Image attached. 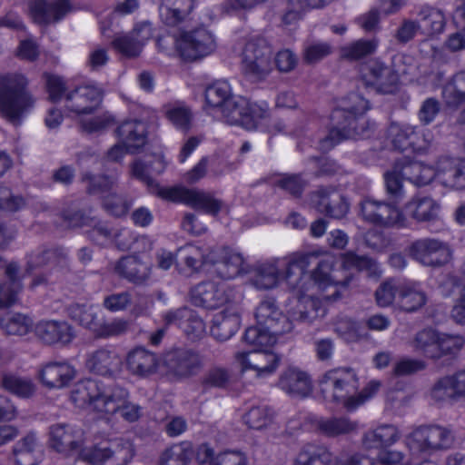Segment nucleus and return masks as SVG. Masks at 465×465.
Returning a JSON list of instances; mask_svg holds the SVG:
<instances>
[{"label":"nucleus","instance_id":"nucleus-1","mask_svg":"<svg viewBox=\"0 0 465 465\" xmlns=\"http://www.w3.org/2000/svg\"><path fill=\"white\" fill-rule=\"evenodd\" d=\"M71 401L76 407L105 420L120 414L125 420L134 422L141 416V407L130 401L126 389L118 386L106 389L93 379L76 382L71 391Z\"/></svg>","mask_w":465,"mask_h":465},{"label":"nucleus","instance_id":"nucleus-2","mask_svg":"<svg viewBox=\"0 0 465 465\" xmlns=\"http://www.w3.org/2000/svg\"><path fill=\"white\" fill-rule=\"evenodd\" d=\"M165 166L166 163L164 160L157 156L153 163L151 164L135 162L133 164L132 173L136 178L148 184L152 193L163 200L181 203L213 215H216L222 210V202L208 193L183 186L163 187L154 183L151 179L150 173H161L165 169Z\"/></svg>","mask_w":465,"mask_h":465},{"label":"nucleus","instance_id":"nucleus-3","mask_svg":"<svg viewBox=\"0 0 465 465\" xmlns=\"http://www.w3.org/2000/svg\"><path fill=\"white\" fill-rule=\"evenodd\" d=\"M334 262V256L331 254L322 256L308 277L309 292L314 287L322 292L333 289L331 294H324V299L329 302H336L341 298V290L346 288L351 280L346 273L347 271L351 269L366 270L371 273L376 272L377 267L373 260L365 256H357L352 252L345 253L342 256V270L333 269Z\"/></svg>","mask_w":465,"mask_h":465},{"label":"nucleus","instance_id":"nucleus-4","mask_svg":"<svg viewBox=\"0 0 465 465\" xmlns=\"http://www.w3.org/2000/svg\"><path fill=\"white\" fill-rule=\"evenodd\" d=\"M369 108V102L360 94L347 96L331 114L334 127L321 140V150L328 151L345 139L369 136L370 124L363 117Z\"/></svg>","mask_w":465,"mask_h":465},{"label":"nucleus","instance_id":"nucleus-5","mask_svg":"<svg viewBox=\"0 0 465 465\" xmlns=\"http://www.w3.org/2000/svg\"><path fill=\"white\" fill-rule=\"evenodd\" d=\"M103 92L95 84H84L65 95V108L80 128L86 133L100 132L114 122L107 112L96 113L102 103Z\"/></svg>","mask_w":465,"mask_h":465},{"label":"nucleus","instance_id":"nucleus-6","mask_svg":"<svg viewBox=\"0 0 465 465\" xmlns=\"http://www.w3.org/2000/svg\"><path fill=\"white\" fill-rule=\"evenodd\" d=\"M257 325L245 331L244 341L257 347H271L278 336L292 330L291 321L278 309L271 300L262 302L256 309Z\"/></svg>","mask_w":465,"mask_h":465},{"label":"nucleus","instance_id":"nucleus-7","mask_svg":"<svg viewBox=\"0 0 465 465\" xmlns=\"http://www.w3.org/2000/svg\"><path fill=\"white\" fill-rule=\"evenodd\" d=\"M27 81L22 74L0 75V114L13 124L34 106V99L25 91Z\"/></svg>","mask_w":465,"mask_h":465},{"label":"nucleus","instance_id":"nucleus-8","mask_svg":"<svg viewBox=\"0 0 465 465\" xmlns=\"http://www.w3.org/2000/svg\"><path fill=\"white\" fill-rule=\"evenodd\" d=\"M359 380L356 371L349 367L334 368L324 373L320 386L323 398L343 405L351 397V392L358 387Z\"/></svg>","mask_w":465,"mask_h":465},{"label":"nucleus","instance_id":"nucleus-9","mask_svg":"<svg viewBox=\"0 0 465 465\" xmlns=\"http://www.w3.org/2000/svg\"><path fill=\"white\" fill-rule=\"evenodd\" d=\"M318 256V252H293L279 258L282 282H285L295 294L308 292V277L305 276V272Z\"/></svg>","mask_w":465,"mask_h":465},{"label":"nucleus","instance_id":"nucleus-10","mask_svg":"<svg viewBox=\"0 0 465 465\" xmlns=\"http://www.w3.org/2000/svg\"><path fill=\"white\" fill-rule=\"evenodd\" d=\"M134 450L128 440L119 439L107 446L83 448L79 458L91 465H125L134 457Z\"/></svg>","mask_w":465,"mask_h":465},{"label":"nucleus","instance_id":"nucleus-11","mask_svg":"<svg viewBox=\"0 0 465 465\" xmlns=\"http://www.w3.org/2000/svg\"><path fill=\"white\" fill-rule=\"evenodd\" d=\"M175 46L183 59L193 61L213 53L217 44L214 35L206 27L201 26L180 33L175 36Z\"/></svg>","mask_w":465,"mask_h":465},{"label":"nucleus","instance_id":"nucleus-12","mask_svg":"<svg viewBox=\"0 0 465 465\" xmlns=\"http://www.w3.org/2000/svg\"><path fill=\"white\" fill-rule=\"evenodd\" d=\"M86 443V433L82 426L73 422H55L48 430V444L57 452L78 456Z\"/></svg>","mask_w":465,"mask_h":465},{"label":"nucleus","instance_id":"nucleus-13","mask_svg":"<svg viewBox=\"0 0 465 465\" xmlns=\"http://www.w3.org/2000/svg\"><path fill=\"white\" fill-rule=\"evenodd\" d=\"M452 443L449 430L439 426H420L405 437V445L411 453H430L448 448Z\"/></svg>","mask_w":465,"mask_h":465},{"label":"nucleus","instance_id":"nucleus-14","mask_svg":"<svg viewBox=\"0 0 465 465\" xmlns=\"http://www.w3.org/2000/svg\"><path fill=\"white\" fill-rule=\"evenodd\" d=\"M248 351H237L234 355L235 363L242 372H253L258 379L271 377L277 371L281 358L267 347Z\"/></svg>","mask_w":465,"mask_h":465},{"label":"nucleus","instance_id":"nucleus-15","mask_svg":"<svg viewBox=\"0 0 465 465\" xmlns=\"http://www.w3.org/2000/svg\"><path fill=\"white\" fill-rule=\"evenodd\" d=\"M397 203H389L371 199L364 200L361 204L362 218L373 224L386 228H404L409 224L406 215L397 207Z\"/></svg>","mask_w":465,"mask_h":465},{"label":"nucleus","instance_id":"nucleus-16","mask_svg":"<svg viewBox=\"0 0 465 465\" xmlns=\"http://www.w3.org/2000/svg\"><path fill=\"white\" fill-rule=\"evenodd\" d=\"M388 138L395 149L415 153L425 152L431 142L430 134L425 130L409 124L391 123L388 128Z\"/></svg>","mask_w":465,"mask_h":465},{"label":"nucleus","instance_id":"nucleus-17","mask_svg":"<svg viewBox=\"0 0 465 465\" xmlns=\"http://www.w3.org/2000/svg\"><path fill=\"white\" fill-rule=\"evenodd\" d=\"M408 253L424 266L439 267L451 259L449 245L435 238H422L414 241L408 247Z\"/></svg>","mask_w":465,"mask_h":465},{"label":"nucleus","instance_id":"nucleus-18","mask_svg":"<svg viewBox=\"0 0 465 465\" xmlns=\"http://www.w3.org/2000/svg\"><path fill=\"white\" fill-rule=\"evenodd\" d=\"M272 49L265 39H251L242 52V67L245 74L260 79L272 70Z\"/></svg>","mask_w":465,"mask_h":465},{"label":"nucleus","instance_id":"nucleus-19","mask_svg":"<svg viewBox=\"0 0 465 465\" xmlns=\"http://www.w3.org/2000/svg\"><path fill=\"white\" fill-rule=\"evenodd\" d=\"M166 371L177 379H186L196 375L203 368L202 357L195 351L175 349L167 351L162 358Z\"/></svg>","mask_w":465,"mask_h":465},{"label":"nucleus","instance_id":"nucleus-20","mask_svg":"<svg viewBox=\"0 0 465 465\" xmlns=\"http://www.w3.org/2000/svg\"><path fill=\"white\" fill-rule=\"evenodd\" d=\"M361 77L367 86L381 94H392L397 90L398 75L380 60H371L361 68Z\"/></svg>","mask_w":465,"mask_h":465},{"label":"nucleus","instance_id":"nucleus-21","mask_svg":"<svg viewBox=\"0 0 465 465\" xmlns=\"http://www.w3.org/2000/svg\"><path fill=\"white\" fill-rule=\"evenodd\" d=\"M295 295L297 297L295 304L288 311L292 321L312 323L327 314L324 303L330 302L324 299V293L317 297L306 292Z\"/></svg>","mask_w":465,"mask_h":465},{"label":"nucleus","instance_id":"nucleus-22","mask_svg":"<svg viewBox=\"0 0 465 465\" xmlns=\"http://www.w3.org/2000/svg\"><path fill=\"white\" fill-rule=\"evenodd\" d=\"M148 123H154L156 114L153 111L147 112ZM145 118L141 120H127L121 124L117 128V135L121 143L124 144L127 150L135 151L143 147L147 141V124Z\"/></svg>","mask_w":465,"mask_h":465},{"label":"nucleus","instance_id":"nucleus-23","mask_svg":"<svg viewBox=\"0 0 465 465\" xmlns=\"http://www.w3.org/2000/svg\"><path fill=\"white\" fill-rule=\"evenodd\" d=\"M70 10L69 0H31L28 3V15L37 24L56 22Z\"/></svg>","mask_w":465,"mask_h":465},{"label":"nucleus","instance_id":"nucleus-24","mask_svg":"<svg viewBox=\"0 0 465 465\" xmlns=\"http://www.w3.org/2000/svg\"><path fill=\"white\" fill-rule=\"evenodd\" d=\"M41 382L49 389H64L75 378V369L65 361H52L44 365L38 373Z\"/></svg>","mask_w":465,"mask_h":465},{"label":"nucleus","instance_id":"nucleus-25","mask_svg":"<svg viewBox=\"0 0 465 465\" xmlns=\"http://www.w3.org/2000/svg\"><path fill=\"white\" fill-rule=\"evenodd\" d=\"M85 365L95 374L112 377L121 371L122 359L114 349L101 348L89 354Z\"/></svg>","mask_w":465,"mask_h":465},{"label":"nucleus","instance_id":"nucleus-26","mask_svg":"<svg viewBox=\"0 0 465 465\" xmlns=\"http://www.w3.org/2000/svg\"><path fill=\"white\" fill-rule=\"evenodd\" d=\"M217 273L223 279H233L246 272L247 266L241 253L228 249L218 248L211 251Z\"/></svg>","mask_w":465,"mask_h":465},{"label":"nucleus","instance_id":"nucleus-27","mask_svg":"<svg viewBox=\"0 0 465 465\" xmlns=\"http://www.w3.org/2000/svg\"><path fill=\"white\" fill-rule=\"evenodd\" d=\"M125 362L127 370L133 375L147 378L158 371L162 359L143 347H137L128 352Z\"/></svg>","mask_w":465,"mask_h":465},{"label":"nucleus","instance_id":"nucleus-28","mask_svg":"<svg viewBox=\"0 0 465 465\" xmlns=\"http://www.w3.org/2000/svg\"><path fill=\"white\" fill-rule=\"evenodd\" d=\"M191 297L195 305L207 309L217 308L229 301L226 285L213 282L195 286L191 292Z\"/></svg>","mask_w":465,"mask_h":465},{"label":"nucleus","instance_id":"nucleus-29","mask_svg":"<svg viewBox=\"0 0 465 465\" xmlns=\"http://www.w3.org/2000/svg\"><path fill=\"white\" fill-rule=\"evenodd\" d=\"M312 204L322 213L340 219L349 211V204L343 196L335 190L322 189L313 193Z\"/></svg>","mask_w":465,"mask_h":465},{"label":"nucleus","instance_id":"nucleus-30","mask_svg":"<svg viewBox=\"0 0 465 465\" xmlns=\"http://www.w3.org/2000/svg\"><path fill=\"white\" fill-rule=\"evenodd\" d=\"M278 386L292 397H307L312 391V380L308 373L296 367H289L281 373Z\"/></svg>","mask_w":465,"mask_h":465},{"label":"nucleus","instance_id":"nucleus-31","mask_svg":"<svg viewBox=\"0 0 465 465\" xmlns=\"http://www.w3.org/2000/svg\"><path fill=\"white\" fill-rule=\"evenodd\" d=\"M35 330L36 336L46 344H68L74 338L73 327L64 321L43 320Z\"/></svg>","mask_w":465,"mask_h":465},{"label":"nucleus","instance_id":"nucleus-32","mask_svg":"<svg viewBox=\"0 0 465 465\" xmlns=\"http://www.w3.org/2000/svg\"><path fill=\"white\" fill-rule=\"evenodd\" d=\"M438 181L445 187L465 188V159L441 157L438 160Z\"/></svg>","mask_w":465,"mask_h":465},{"label":"nucleus","instance_id":"nucleus-33","mask_svg":"<svg viewBox=\"0 0 465 465\" xmlns=\"http://www.w3.org/2000/svg\"><path fill=\"white\" fill-rule=\"evenodd\" d=\"M401 437L399 428L393 424L381 423L371 427L362 435L361 443L366 450L391 447Z\"/></svg>","mask_w":465,"mask_h":465},{"label":"nucleus","instance_id":"nucleus-34","mask_svg":"<svg viewBox=\"0 0 465 465\" xmlns=\"http://www.w3.org/2000/svg\"><path fill=\"white\" fill-rule=\"evenodd\" d=\"M163 318L166 324H177L192 340L201 338L205 332V323L190 309L183 308L175 312H168Z\"/></svg>","mask_w":465,"mask_h":465},{"label":"nucleus","instance_id":"nucleus-35","mask_svg":"<svg viewBox=\"0 0 465 465\" xmlns=\"http://www.w3.org/2000/svg\"><path fill=\"white\" fill-rule=\"evenodd\" d=\"M306 420L313 430L329 437L346 434L358 428L357 422L348 418H322L309 414Z\"/></svg>","mask_w":465,"mask_h":465},{"label":"nucleus","instance_id":"nucleus-36","mask_svg":"<svg viewBox=\"0 0 465 465\" xmlns=\"http://www.w3.org/2000/svg\"><path fill=\"white\" fill-rule=\"evenodd\" d=\"M240 322L236 308L229 307L213 316L211 333L218 341H227L238 331Z\"/></svg>","mask_w":465,"mask_h":465},{"label":"nucleus","instance_id":"nucleus-37","mask_svg":"<svg viewBox=\"0 0 465 465\" xmlns=\"http://www.w3.org/2000/svg\"><path fill=\"white\" fill-rule=\"evenodd\" d=\"M151 35L150 25L144 24L135 28L130 35L115 37L113 45L125 56H136L141 53L144 42L151 37Z\"/></svg>","mask_w":465,"mask_h":465},{"label":"nucleus","instance_id":"nucleus-38","mask_svg":"<svg viewBox=\"0 0 465 465\" xmlns=\"http://www.w3.org/2000/svg\"><path fill=\"white\" fill-rule=\"evenodd\" d=\"M115 271L130 282L143 283L149 279L152 267L137 256H127L117 262Z\"/></svg>","mask_w":465,"mask_h":465},{"label":"nucleus","instance_id":"nucleus-39","mask_svg":"<svg viewBox=\"0 0 465 465\" xmlns=\"http://www.w3.org/2000/svg\"><path fill=\"white\" fill-rule=\"evenodd\" d=\"M49 264L52 269L63 272L68 268L66 253L62 250L39 249L29 254L27 258V271Z\"/></svg>","mask_w":465,"mask_h":465},{"label":"nucleus","instance_id":"nucleus-40","mask_svg":"<svg viewBox=\"0 0 465 465\" xmlns=\"http://www.w3.org/2000/svg\"><path fill=\"white\" fill-rule=\"evenodd\" d=\"M248 106V100L241 96H233L225 106H223L218 112L216 118L223 119L230 124H240L250 126L252 124L251 118L248 117L246 108Z\"/></svg>","mask_w":465,"mask_h":465},{"label":"nucleus","instance_id":"nucleus-41","mask_svg":"<svg viewBox=\"0 0 465 465\" xmlns=\"http://www.w3.org/2000/svg\"><path fill=\"white\" fill-rule=\"evenodd\" d=\"M280 259H274L257 267L252 278V284L259 290H270L282 283L279 270Z\"/></svg>","mask_w":465,"mask_h":465},{"label":"nucleus","instance_id":"nucleus-42","mask_svg":"<svg viewBox=\"0 0 465 465\" xmlns=\"http://www.w3.org/2000/svg\"><path fill=\"white\" fill-rule=\"evenodd\" d=\"M178 265L184 266L190 272L198 271L203 263H215L211 252L205 255L201 247L186 244L177 250Z\"/></svg>","mask_w":465,"mask_h":465},{"label":"nucleus","instance_id":"nucleus-43","mask_svg":"<svg viewBox=\"0 0 465 465\" xmlns=\"http://www.w3.org/2000/svg\"><path fill=\"white\" fill-rule=\"evenodd\" d=\"M427 302V295L418 282L401 285L398 295V305L406 312H414L421 308Z\"/></svg>","mask_w":465,"mask_h":465},{"label":"nucleus","instance_id":"nucleus-44","mask_svg":"<svg viewBox=\"0 0 465 465\" xmlns=\"http://www.w3.org/2000/svg\"><path fill=\"white\" fill-rule=\"evenodd\" d=\"M192 7L193 0H162L160 17L165 25L174 26L183 20Z\"/></svg>","mask_w":465,"mask_h":465},{"label":"nucleus","instance_id":"nucleus-45","mask_svg":"<svg viewBox=\"0 0 465 465\" xmlns=\"http://www.w3.org/2000/svg\"><path fill=\"white\" fill-rule=\"evenodd\" d=\"M406 212L418 222H428L438 217L440 204L430 197H417L405 205Z\"/></svg>","mask_w":465,"mask_h":465},{"label":"nucleus","instance_id":"nucleus-46","mask_svg":"<svg viewBox=\"0 0 465 465\" xmlns=\"http://www.w3.org/2000/svg\"><path fill=\"white\" fill-rule=\"evenodd\" d=\"M70 317L94 334L103 320V312L97 305L74 304L69 309Z\"/></svg>","mask_w":465,"mask_h":465},{"label":"nucleus","instance_id":"nucleus-47","mask_svg":"<svg viewBox=\"0 0 465 465\" xmlns=\"http://www.w3.org/2000/svg\"><path fill=\"white\" fill-rule=\"evenodd\" d=\"M233 96L231 95L230 84L225 81L215 82L207 87L205 91L206 105L208 114L217 115V112L225 106Z\"/></svg>","mask_w":465,"mask_h":465},{"label":"nucleus","instance_id":"nucleus-48","mask_svg":"<svg viewBox=\"0 0 465 465\" xmlns=\"http://www.w3.org/2000/svg\"><path fill=\"white\" fill-rule=\"evenodd\" d=\"M16 465H35L41 459L40 447L34 434H28L19 440L14 449Z\"/></svg>","mask_w":465,"mask_h":465},{"label":"nucleus","instance_id":"nucleus-49","mask_svg":"<svg viewBox=\"0 0 465 465\" xmlns=\"http://www.w3.org/2000/svg\"><path fill=\"white\" fill-rule=\"evenodd\" d=\"M401 166L405 179L417 186L427 185L434 178L438 180V163L435 168L420 162H411Z\"/></svg>","mask_w":465,"mask_h":465},{"label":"nucleus","instance_id":"nucleus-50","mask_svg":"<svg viewBox=\"0 0 465 465\" xmlns=\"http://www.w3.org/2000/svg\"><path fill=\"white\" fill-rule=\"evenodd\" d=\"M331 460V453L326 447L307 444L295 457L293 465H330Z\"/></svg>","mask_w":465,"mask_h":465},{"label":"nucleus","instance_id":"nucleus-51","mask_svg":"<svg viewBox=\"0 0 465 465\" xmlns=\"http://www.w3.org/2000/svg\"><path fill=\"white\" fill-rule=\"evenodd\" d=\"M441 287L446 293L451 287L460 289V299L451 311V317L457 323L465 324V265L460 275L448 278Z\"/></svg>","mask_w":465,"mask_h":465},{"label":"nucleus","instance_id":"nucleus-52","mask_svg":"<svg viewBox=\"0 0 465 465\" xmlns=\"http://www.w3.org/2000/svg\"><path fill=\"white\" fill-rule=\"evenodd\" d=\"M163 113L175 128L180 130L190 128L193 114L184 103L180 101L168 103L163 106Z\"/></svg>","mask_w":465,"mask_h":465},{"label":"nucleus","instance_id":"nucleus-53","mask_svg":"<svg viewBox=\"0 0 465 465\" xmlns=\"http://www.w3.org/2000/svg\"><path fill=\"white\" fill-rule=\"evenodd\" d=\"M440 334L432 329H425L416 334L411 346L415 351L430 358H439Z\"/></svg>","mask_w":465,"mask_h":465},{"label":"nucleus","instance_id":"nucleus-54","mask_svg":"<svg viewBox=\"0 0 465 465\" xmlns=\"http://www.w3.org/2000/svg\"><path fill=\"white\" fill-rule=\"evenodd\" d=\"M6 274L9 282L0 285V309L13 305L16 302L18 292L22 289L20 282L16 279L18 266L10 263L6 267Z\"/></svg>","mask_w":465,"mask_h":465},{"label":"nucleus","instance_id":"nucleus-55","mask_svg":"<svg viewBox=\"0 0 465 465\" xmlns=\"http://www.w3.org/2000/svg\"><path fill=\"white\" fill-rule=\"evenodd\" d=\"M420 32L426 35L440 34L445 26V16L443 13L436 8L424 7L420 14Z\"/></svg>","mask_w":465,"mask_h":465},{"label":"nucleus","instance_id":"nucleus-56","mask_svg":"<svg viewBox=\"0 0 465 465\" xmlns=\"http://www.w3.org/2000/svg\"><path fill=\"white\" fill-rule=\"evenodd\" d=\"M442 97L449 106L458 107L465 103V71L457 73L445 84Z\"/></svg>","mask_w":465,"mask_h":465},{"label":"nucleus","instance_id":"nucleus-57","mask_svg":"<svg viewBox=\"0 0 465 465\" xmlns=\"http://www.w3.org/2000/svg\"><path fill=\"white\" fill-rule=\"evenodd\" d=\"M274 419L273 411L267 405L251 407L243 415L244 424L252 430H263L269 427Z\"/></svg>","mask_w":465,"mask_h":465},{"label":"nucleus","instance_id":"nucleus-58","mask_svg":"<svg viewBox=\"0 0 465 465\" xmlns=\"http://www.w3.org/2000/svg\"><path fill=\"white\" fill-rule=\"evenodd\" d=\"M403 179L405 177L402 175V166L400 163L384 173L387 195L395 203H400L405 197Z\"/></svg>","mask_w":465,"mask_h":465},{"label":"nucleus","instance_id":"nucleus-59","mask_svg":"<svg viewBox=\"0 0 465 465\" xmlns=\"http://www.w3.org/2000/svg\"><path fill=\"white\" fill-rule=\"evenodd\" d=\"M0 327L8 335H25L33 327L31 318L21 313H7L0 320Z\"/></svg>","mask_w":465,"mask_h":465},{"label":"nucleus","instance_id":"nucleus-60","mask_svg":"<svg viewBox=\"0 0 465 465\" xmlns=\"http://www.w3.org/2000/svg\"><path fill=\"white\" fill-rule=\"evenodd\" d=\"M2 384L6 391L23 399L32 397L36 389L35 384L31 379L12 374L5 375Z\"/></svg>","mask_w":465,"mask_h":465},{"label":"nucleus","instance_id":"nucleus-61","mask_svg":"<svg viewBox=\"0 0 465 465\" xmlns=\"http://www.w3.org/2000/svg\"><path fill=\"white\" fill-rule=\"evenodd\" d=\"M378 47V41L358 40L341 48V55L343 58L357 60L366 55L373 54Z\"/></svg>","mask_w":465,"mask_h":465},{"label":"nucleus","instance_id":"nucleus-62","mask_svg":"<svg viewBox=\"0 0 465 465\" xmlns=\"http://www.w3.org/2000/svg\"><path fill=\"white\" fill-rule=\"evenodd\" d=\"M431 398L438 402H447L459 399L451 376L439 380L430 391Z\"/></svg>","mask_w":465,"mask_h":465},{"label":"nucleus","instance_id":"nucleus-63","mask_svg":"<svg viewBox=\"0 0 465 465\" xmlns=\"http://www.w3.org/2000/svg\"><path fill=\"white\" fill-rule=\"evenodd\" d=\"M381 382L378 380L370 381L364 388L357 394L351 395V399L346 402V410L353 411L365 402L372 399L380 391Z\"/></svg>","mask_w":465,"mask_h":465},{"label":"nucleus","instance_id":"nucleus-64","mask_svg":"<svg viewBox=\"0 0 465 465\" xmlns=\"http://www.w3.org/2000/svg\"><path fill=\"white\" fill-rule=\"evenodd\" d=\"M189 453L180 444L173 445L166 449L160 457L159 465H187Z\"/></svg>","mask_w":465,"mask_h":465}]
</instances>
